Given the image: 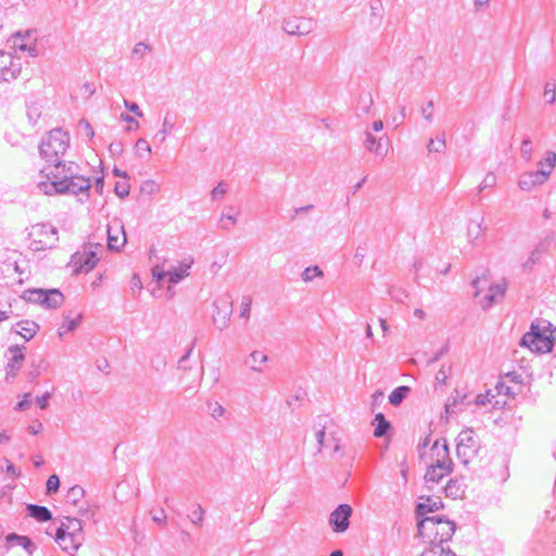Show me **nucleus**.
I'll return each instance as SVG.
<instances>
[{"label": "nucleus", "instance_id": "obj_43", "mask_svg": "<svg viewBox=\"0 0 556 556\" xmlns=\"http://www.w3.org/2000/svg\"><path fill=\"white\" fill-rule=\"evenodd\" d=\"M204 517V509L201 505L197 504L189 515V519L192 523L201 526Z\"/></svg>", "mask_w": 556, "mask_h": 556}, {"label": "nucleus", "instance_id": "obj_51", "mask_svg": "<svg viewBox=\"0 0 556 556\" xmlns=\"http://www.w3.org/2000/svg\"><path fill=\"white\" fill-rule=\"evenodd\" d=\"M226 193H227L226 185L223 181H220L211 191V197H212L213 200H220V199H223L225 197Z\"/></svg>", "mask_w": 556, "mask_h": 556}, {"label": "nucleus", "instance_id": "obj_7", "mask_svg": "<svg viewBox=\"0 0 556 556\" xmlns=\"http://www.w3.org/2000/svg\"><path fill=\"white\" fill-rule=\"evenodd\" d=\"M480 444L472 429L460 431L457 437L456 454L464 465H468L478 454Z\"/></svg>", "mask_w": 556, "mask_h": 556}, {"label": "nucleus", "instance_id": "obj_32", "mask_svg": "<svg viewBox=\"0 0 556 556\" xmlns=\"http://www.w3.org/2000/svg\"><path fill=\"white\" fill-rule=\"evenodd\" d=\"M85 496V490L80 485L70 488L66 494V503L77 506Z\"/></svg>", "mask_w": 556, "mask_h": 556}, {"label": "nucleus", "instance_id": "obj_64", "mask_svg": "<svg viewBox=\"0 0 556 556\" xmlns=\"http://www.w3.org/2000/svg\"><path fill=\"white\" fill-rule=\"evenodd\" d=\"M79 126L84 128L85 130V134L86 136L89 138V139H92L93 136H94V131L92 129V126L90 125V123L86 119H81L79 122Z\"/></svg>", "mask_w": 556, "mask_h": 556}, {"label": "nucleus", "instance_id": "obj_14", "mask_svg": "<svg viewBox=\"0 0 556 556\" xmlns=\"http://www.w3.org/2000/svg\"><path fill=\"white\" fill-rule=\"evenodd\" d=\"M546 180V174L544 172L531 170L520 175L518 185L521 190L530 191L543 185Z\"/></svg>", "mask_w": 556, "mask_h": 556}, {"label": "nucleus", "instance_id": "obj_17", "mask_svg": "<svg viewBox=\"0 0 556 556\" xmlns=\"http://www.w3.org/2000/svg\"><path fill=\"white\" fill-rule=\"evenodd\" d=\"M193 264L192 257H186L181 260L177 267L168 268L169 269V283L176 285L181 281L184 278L189 276V269Z\"/></svg>", "mask_w": 556, "mask_h": 556}, {"label": "nucleus", "instance_id": "obj_58", "mask_svg": "<svg viewBox=\"0 0 556 556\" xmlns=\"http://www.w3.org/2000/svg\"><path fill=\"white\" fill-rule=\"evenodd\" d=\"M30 393H25L23 396V400H21L17 404L15 409L17 410H26L30 407Z\"/></svg>", "mask_w": 556, "mask_h": 556}, {"label": "nucleus", "instance_id": "obj_46", "mask_svg": "<svg viewBox=\"0 0 556 556\" xmlns=\"http://www.w3.org/2000/svg\"><path fill=\"white\" fill-rule=\"evenodd\" d=\"M130 185L128 184L127 179L124 181H117L114 187L115 193L121 198L124 199L129 194Z\"/></svg>", "mask_w": 556, "mask_h": 556}, {"label": "nucleus", "instance_id": "obj_56", "mask_svg": "<svg viewBox=\"0 0 556 556\" xmlns=\"http://www.w3.org/2000/svg\"><path fill=\"white\" fill-rule=\"evenodd\" d=\"M210 412H211L212 417H214L216 419V418H220L224 416L225 408L219 403L216 402V403L210 405Z\"/></svg>", "mask_w": 556, "mask_h": 556}, {"label": "nucleus", "instance_id": "obj_42", "mask_svg": "<svg viewBox=\"0 0 556 556\" xmlns=\"http://www.w3.org/2000/svg\"><path fill=\"white\" fill-rule=\"evenodd\" d=\"M543 97L548 104L556 101V81L548 80L544 86Z\"/></svg>", "mask_w": 556, "mask_h": 556}, {"label": "nucleus", "instance_id": "obj_34", "mask_svg": "<svg viewBox=\"0 0 556 556\" xmlns=\"http://www.w3.org/2000/svg\"><path fill=\"white\" fill-rule=\"evenodd\" d=\"M152 277L156 281H161L166 277L169 278V269L166 268V260H163L162 263H159V262L154 263V265L152 267Z\"/></svg>", "mask_w": 556, "mask_h": 556}, {"label": "nucleus", "instance_id": "obj_30", "mask_svg": "<svg viewBox=\"0 0 556 556\" xmlns=\"http://www.w3.org/2000/svg\"><path fill=\"white\" fill-rule=\"evenodd\" d=\"M329 446L327 448L331 450V456L333 458H342L344 456L343 446L341 444V440L334 435V433H329Z\"/></svg>", "mask_w": 556, "mask_h": 556}, {"label": "nucleus", "instance_id": "obj_4", "mask_svg": "<svg viewBox=\"0 0 556 556\" xmlns=\"http://www.w3.org/2000/svg\"><path fill=\"white\" fill-rule=\"evenodd\" d=\"M552 324L546 320L532 323L529 332L521 338L520 345L529 348L535 353L551 352L554 345Z\"/></svg>", "mask_w": 556, "mask_h": 556}, {"label": "nucleus", "instance_id": "obj_49", "mask_svg": "<svg viewBox=\"0 0 556 556\" xmlns=\"http://www.w3.org/2000/svg\"><path fill=\"white\" fill-rule=\"evenodd\" d=\"M47 493H55L60 488V479L56 475H51L47 480Z\"/></svg>", "mask_w": 556, "mask_h": 556}, {"label": "nucleus", "instance_id": "obj_15", "mask_svg": "<svg viewBox=\"0 0 556 556\" xmlns=\"http://www.w3.org/2000/svg\"><path fill=\"white\" fill-rule=\"evenodd\" d=\"M13 47L15 50L27 52L31 58L38 55V49L35 40L31 41L30 31H26L25 35L16 34L13 38Z\"/></svg>", "mask_w": 556, "mask_h": 556}, {"label": "nucleus", "instance_id": "obj_21", "mask_svg": "<svg viewBox=\"0 0 556 556\" xmlns=\"http://www.w3.org/2000/svg\"><path fill=\"white\" fill-rule=\"evenodd\" d=\"M24 345H13L9 348V352L11 354V359L8 364V372L15 375L16 371L20 370L23 361L25 359V355L23 350Z\"/></svg>", "mask_w": 556, "mask_h": 556}, {"label": "nucleus", "instance_id": "obj_39", "mask_svg": "<svg viewBox=\"0 0 556 556\" xmlns=\"http://www.w3.org/2000/svg\"><path fill=\"white\" fill-rule=\"evenodd\" d=\"M444 492L446 496L452 498H457L463 495V490L460 489V484L456 480H450L444 488Z\"/></svg>", "mask_w": 556, "mask_h": 556}, {"label": "nucleus", "instance_id": "obj_11", "mask_svg": "<svg viewBox=\"0 0 556 556\" xmlns=\"http://www.w3.org/2000/svg\"><path fill=\"white\" fill-rule=\"evenodd\" d=\"M352 507L349 504H340L329 516V525L333 532L342 533L349 529Z\"/></svg>", "mask_w": 556, "mask_h": 556}, {"label": "nucleus", "instance_id": "obj_50", "mask_svg": "<svg viewBox=\"0 0 556 556\" xmlns=\"http://www.w3.org/2000/svg\"><path fill=\"white\" fill-rule=\"evenodd\" d=\"M141 190H142V192H146V193L152 195V194L159 192L160 186L156 181L149 179L142 184Z\"/></svg>", "mask_w": 556, "mask_h": 556}, {"label": "nucleus", "instance_id": "obj_41", "mask_svg": "<svg viewBox=\"0 0 556 556\" xmlns=\"http://www.w3.org/2000/svg\"><path fill=\"white\" fill-rule=\"evenodd\" d=\"M323 276V270L316 265L306 267L301 275L302 280L305 282H311L314 278H321Z\"/></svg>", "mask_w": 556, "mask_h": 556}, {"label": "nucleus", "instance_id": "obj_55", "mask_svg": "<svg viewBox=\"0 0 556 556\" xmlns=\"http://www.w3.org/2000/svg\"><path fill=\"white\" fill-rule=\"evenodd\" d=\"M422 117L431 123L433 121V101H429L421 110Z\"/></svg>", "mask_w": 556, "mask_h": 556}, {"label": "nucleus", "instance_id": "obj_27", "mask_svg": "<svg viewBox=\"0 0 556 556\" xmlns=\"http://www.w3.org/2000/svg\"><path fill=\"white\" fill-rule=\"evenodd\" d=\"M420 556H456V554L447 545L430 544Z\"/></svg>", "mask_w": 556, "mask_h": 556}, {"label": "nucleus", "instance_id": "obj_10", "mask_svg": "<svg viewBox=\"0 0 556 556\" xmlns=\"http://www.w3.org/2000/svg\"><path fill=\"white\" fill-rule=\"evenodd\" d=\"M22 71L20 58L11 52L0 51V83H10L18 77Z\"/></svg>", "mask_w": 556, "mask_h": 556}, {"label": "nucleus", "instance_id": "obj_24", "mask_svg": "<svg viewBox=\"0 0 556 556\" xmlns=\"http://www.w3.org/2000/svg\"><path fill=\"white\" fill-rule=\"evenodd\" d=\"M176 115L166 113L162 128L155 134V138H159L161 142L166 140V137L175 129Z\"/></svg>", "mask_w": 556, "mask_h": 556}, {"label": "nucleus", "instance_id": "obj_9", "mask_svg": "<svg viewBox=\"0 0 556 556\" xmlns=\"http://www.w3.org/2000/svg\"><path fill=\"white\" fill-rule=\"evenodd\" d=\"M481 281L482 279L479 277L472 280V286L477 289L473 296L479 301L483 309H488L493 304L498 303L501 300H503L506 288L504 285L501 283L490 285L486 293L483 296H481V290L478 288V285Z\"/></svg>", "mask_w": 556, "mask_h": 556}, {"label": "nucleus", "instance_id": "obj_61", "mask_svg": "<svg viewBox=\"0 0 556 556\" xmlns=\"http://www.w3.org/2000/svg\"><path fill=\"white\" fill-rule=\"evenodd\" d=\"M490 402H491V400H490V392L478 394L475 397V404L478 405V406H484V405H486Z\"/></svg>", "mask_w": 556, "mask_h": 556}, {"label": "nucleus", "instance_id": "obj_22", "mask_svg": "<svg viewBox=\"0 0 556 556\" xmlns=\"http://www.w3.org/2000/svg\"><path fill=\"white\" fill-rule=\"evenodd\" d=\"M443 507L441 500L427 497L425 502H421L416 507V516L420 520L429 513H433Z\"/></svg>", "mask_w": 556, "mask_h": 556}, {"label": "nucleus", "instance_id": "obj_62", "mask_svg": "<svg viewBox=\"0 0 556 556\" xmlns=\"http://www.w3.org/2000/svg\"><path fill=\"white\" fill-rule=\"evenodd\" d=\"M51 396L50 392H46L43 395L38 396L36 399V403L39 406L40 409H46L49 405V399Z\"/></svg>", "mask_w": 556, "mask_h": 556}, {"label": "nucleus", "instance_id": "obj_45", "mask_svg": "<svg viewBox=\"0 0 556 556\" xmlns=\"http://www.w3.org/2000/svg\"><path fill=\"white\" fill-rule=\"evenodd\" d=\"M444 147H445V139L442 136V137L437 138V142L433 139H430L427 149H428L429 153H433V152L440 153L443 151Z\"/></svg>", "mask_w": 556, "mask_h": 556}, {"label": "nucleus", "instance_id": "obj_1", "mask_svg": "<svg viewBox=\"0 0 556 556\" xmlns=\"http://www.w3.org/2000/svg\"><path fill=\"white\" fill-rule=\"evenodd\" d=\"M70 146V136L60 128L52 129L39 146L40 156L48 163L40 170L37 188L47 195L84 194L89 197L91 180L79 174L74 162H65L62 156Z\"/></svg>", "mask_w": 556, "mask_h": 556}, {"label": "nucleus", "instance_id": "obj_28", "mask_svg": "<svg viewBox=\"0 0 556 556\" xmlns=\"http://www.w3.org/2000/svg\"><path fill=\"white\" fill-rule=\"evenodd\" d=\"M374 425L376 426L374 430V435L376 438H381L386 435L391 428L390 422L386 419L382 413L376 414Z\"/></svg>", "mask_w": 556, "mask_h": 556}, {"label": "nucleus", "instance_id": "obj_54", "mask_svg": "<svg viewBox=\"0 0 556 556\" xmlns=\"http://www.w3.org/2000/svg\"><path fill=\"white\" fill-rule=\"evenodd\" d=\"M135 148L137 150L138 153H140V151H143L146 152L148 155L151 154L152 150H151V147L150 144L148 143V141L143 138H140L136 141V144H135ZM139 156H142L141 154H139Z\"/></svg>", "mask_w": 556, "mask_h": 556}, {"label": "nucleus", "instance_id": "obj_18", "mask_svg": "<svg viewBox=\"0 0 556 556\" xmlns=\"http://www.w3.org/2000/svg\"><path fill=\"white\" fill-rule=\"evenodd\" d=\"M54 540L63 551L68 553L76 552L84 542V540H76L75 535L62 533L61 530H56Z\"/></svg>", "mask_w": 556, "mask_h": 556}, {"label": "nucleus", "instance_id": "obj_60", "mask_svg": "<svg viewBox=\"0 0 556 556\" xmlns=\"http://www.w3.org/2000/svg\"><path fill=\"white\" fill-rule=\"evenodd\" d=\"M124 105L127 110H129L130 112H132L134 114H136L137 116L139 117H142L143 116V113L142 111L140 110L139 105L135 102H129L128 100H124Z\"/></svg>", "mask_w": 556, "mask_h": 556}, {"label": "nucleus", "instance_id": "obj_25", "mask_svg": "<svg viewBox=\"0 0 556 556\" xmlns=\"http://www.w3.org/2000/svg\"><path fill=\"white\" fill-rule=\"evenodd\" d=\"M538 172H544L546 174V179H548L556 166V153L554 151H547L544 157L538 162Z\"/></svg>", "mask_w": 556, "mask_h": 556}, {"label": "nucleus", "instance_id": "obj_20", "mask_svg": "<svg viewBox=\"0 0 556 556\" xmlns=\"http://www.w3.org/2000/svg\"><path fill=\"white\" fill-rule=\"evenodd\" d=\"M382 140L383 138L377 139L370 131H366L364 147L376 155L384 157L388 153V148L382 143Z\"/></svg>", "mask_w": 556, "mask_h": 556}, {"label": "nucleus", "instance_id": "obj_5", "mask_svg": "<svg viewBox=\"0 0 556 556\" xmlns=\"http://www.w3.org/2000/svg\"><path fill=\"white\" fill-rule=\"evenodd\" d=\"M29 248L34 251L52 249L59 241L58 230L50 224L33 225L28 232Z\"/></svg>", "mask_w": 556, "mask_h": 556}, {"label": "nucleus", "instance_id": "obj_38", "mask_svg": "<svg viewBox=\"0 0 556 556\" xmlns=\"http://www.w3.org/2000/svg\"><path fill=\"white\" fill-rule=\"evenodd\" d=\"M532 153H533L532 140L529 137L525 138L520 146V156L523 161L530 162L532 160Z\"/></svg>", "mask_w": 556, "mask_h": 556}, {"label": "nucleus", "instance_id": "obj_33", "mask_svg": "<svg viewBox=\"0 0 556 556\" xmlns=\"http://www.w3.org/2000/svg\"><path fill=\"white\" fill-rule=\"evenodd\" d=\"M81 320V314H78L75 318L68 316L65 317L64 324L59 328V336L63 337L66 332L74 331Z\"/></svg>", "mask_w": 556, "mask_h": 556}, {"label": "nucleus", "instance_id": "obj_52", "mask_svg": "<svg viewBox=\"0 0 556 556\" xmlns=\"http://www.w3.org/2000/svg\"><path fill=\"white\" fill-rule=\"evenodd\" d=\"M496 185V177L493 173L485 175L484 179L479 186V191L482 192L486 188H493Z\"/></svg>", "mask_w": 556, "mask_h": 556}, {"label": "nucleus", "instance_id": "obj_40", "mask_svg": "<svg viewBox=\"0 0 556 556\" xmlns=\"http://www.w3.org/2000/svg\"><path fill=\"white\" fill-rule=\"evenodd\" d=\"M230 314H231V311H225L223 314L219 311H217L213 315L214 325L219 330L225 329L228 326Z\"/></svg>", "mask_w": 556, "mask_h": 556}, {"label": "nucleus", "instance_id": "obj_59", "mask_svg": "<svg viewBox=\"0 0 556 556\" xmlns=\"http://www.w3.org/2000/svg\"><path fill=\"white\" fill-rule=\"evenodd\" d=\"M220 223L222 228L228 230L230 229L231 226H233L237 223V220L233 216L224 214L220 218Z\"/></svg>", "mask_w": 556, "mask_h": 556}, {"label": "nucleus", "instance_id": "obj_48", "mask_svg": "<svg viewBox=\"0 0 556 556\" xmlns=\"http://www.w3.org/2000/svg\"><path fill=\"white\" fill-rule=\"evenodd\" d=\"M251 305H252L251 296H249V295L243 296L241 305H240V317H242V318L250 317Z\"/></svg>", "mask_w": 556, "mask_h": 556}, {"label": "nucleus", "instance_id": "obj_3", "mask_svg": "<svg viewBox=\"0 0 556 556\" xmlns=\"http://www.w3.org/2000/svg\"><path fill=\"white\" fill-rule=\"evenodd\" d=\"M455 530V523L444 517H424L418 521V535L430 544L445 545Z\"/></svg>", "mask_w": 556, "mask_h": 556}, {"label": "nucleus", "instance_id": "obj_13", "mask_svg": "<svg viewBox=\"0 0 556 556\" xmlns=\"http://www.w3.org/2000/svg\"><path fill=\"white\" fill-rule=\"evenodd\" d=\"M268 361L269 357L265 352L254 350L244 358L243 365L253 372L263 374Z\"/></svg>", "mask_w": 556, "mask_h": 556}, {"label": "nucleus", "instance_id": "obj_53", "mask_svg": "<svg viewBox=\"0 0 556 556\" xmlns=\"http://www.w3.org/2000/svg\"><path fill=\"white\" fill-rule=\"evenodd\" d=\"M47 368H48L47 362L43 359H40L38 362V364L31 365V370H30L29 375L33 379H35L41 374L42 370H46Z\"/></svg>", "mask_w": 556, "mask_h": 556}, {"label": "nucleus", "instance_id": "obj_29", "mask_svg": "<svg viewBox=\"0 0 556 556\" xmlns=\"http://www.w3.org/2000/svg\"><path fill=\"white\" fill-rule=\"evenodd\" d=\"M410 392V388L406 386H401L395 388L391 394L389 395V402L393 406L400 405L404 399L408 395Z\"/></svg>", "mask_w": 556, "mask_h": 556}, {"label": "nucleus", "instance_id": "obj_35", "mask_svg": "<svg viewBox=\"0 0 556 556\" xmlns=\"http://www.w3.org/2000/svg\"><path fill=\"white\" fill-rule=\"evenodd\" d=\"M151 51L152 47L149 43L140 41L134 46L131 50V56L136 60H142Z\"/></svg>", "mask_w": 556, "mask_h": 556}, {"label": "nucleus", "instance_id": "obj_47", "mask_svg": "<svg viewBox=\"0 0 556 556\" xmlns=\"http://www.w3.org/2000/svg\"><path fill=\"white\" fill-rule=\"evenodd\" d=\"M451 374V367L442 366L435 375V384L445 386Z\"/></svg>", "mask_w": 556, "mask_h": 556}, {"label": "nucleus", "instance_id": "obj_57", "mask_svg": "<svg viewBox=\"0 0 556 556\" xmlns=\"http://www.w3.org/2000/svg\"><path fill=\"white\" fill-rule=\"evenodd\" d=\"M192 352V348H190L185 355H182L179 361H178V369L180 370H184V371H187L189 369H191L190 366L187 365L188 363V359H189V356Z\"/></svg>", "mask_w": 556, "mask_h": 556}, {"label": "nucleus", "instance_id": "obj_2", "mask_svg": "<svg viewBox=\"0 0 556 556\" xmlns=\"http://www.w3.org/2000/svg\"><path fill=\"white\" fill-rule=\"evenodd\" d=\"M431 463L428 465L425 473V483L428 489H432L441 480L448 476L453 470V462L450 457L448 446L445 440L442 443L437 440L431 450Z\"/></svg>", "mask_w": 556, "mask_h": 556}, {"label": "nucleus", "instance_id": "obj_37", "mask_svg": "<svg viewBox=\"0 0 556 556\" xmlns=\"http://www.w3.org/2000/svg\"><path fill=\"white\" fill-rule=\"evenodd\" d=\"M98 262H99V256H98L97 252L89 251L85 255V258H84L83 263L80 264V268L85 271H89L92 268H94V266L98 264Z\"/></svg>", "mask_w": 556, "mask_h": 556}, {"label": "nucleus", "instance_id": "obj_44", "mask_svg": "<svg viewBox=\"0 0 556 556\" xmlns=\"http://www.w3.org/2000/svg\"><path fill=\"white\" fill-rule=\"evenodd\" d=\"M315 438L318 443V452H321L323 448H327L329 446V433L326 432L325 428L317 430Z\"/></svg>", "mask_w": 556, "mask_h": 556}, {"label": "nucleus", "instance_id": "obj_36", "mask_svg": "<svg viewBox=\"0 0 556 556\" xmlns=\"http://www.w3.org/2000/svg\"><path fill=\"white\" fill-rule=\"evenodd\" d=\"M466 394L462 395L459 391H455L454 394L447 400L445 404V413L446 414H454V408L457 406L458 403H464L466 400Z\"/></svg>", "mask_w": 556, "mask_h": 556}, {"label": "nucleus", "instance_id": "obj_6", "mask_svg": "<svg viewBox=\"0 0 556 556\" xmlns=\"http://www.w3.org/2000/svg\"><path fill=\"white\" fill-rule=\"evenodd\" d=\"M23 299L45 308H56L63 303L64 295L58 289H28L24 291Z\"/></svg>", "mask_w": 556, "mask_h": 556}, {"label": "nucleus", "instance_id": "obj_31", "mask_svg": "<svg viewBox=\"0 0 556 556\" xmlns=\"http://www.w3.org/2000/svg\"><path fill=\"white\" fill-rule=\"evenodd\" d=\"M42 113V106L38 102L27 104L26 115L31 125H36Z\"/></svg>", "mask_w": 556, "mask_h": 556}, {"label": "nucleus", "instance_id": "obj_26", "mask_svg": "<svg viewBox=\"0 0 556 556\" xmlns=\"http://www.w3.org/2000/svg\"><path fill=\"white\" fill-rule=\"evenodd\" d=\"M26 509L28 515L38 521L43 522L52 518L51 511L46 506L29 504Z\"/></svg>", "mask_w": 556, "mask_h": 556}, {"label": "nucleus", "instance_id": "obj_23", "mask_svg": "<svg viewBox=\"0 0 556 556\" xmlns=\"http://www.w3.org/2000/svg\"><path fill=\"white\" fill-rule=\"evenodd\" d=\"M5 540L9 545L18 544L29 555H33L34 551L36 549L35 543L28 536H25V535H18L15 533H11V534L7 535Z\"/></svg>", "mask_w": 556, "mask_h": 556}, {"label": "nucleus", "instance_id": "obj_63", "mask_svg": "<svg viewBox=\"0 0 556 556\" xmlns=\"http://www.w3.org/2000/svg\"><path fill=\"white\" fill-rule=\"evenodd\" d=\"M152 520L161 526H166L167 517L165 515V511L163 509H160V511L152 516Z\"/></svg>", "mask_w": 556, "mask_h": 556}, {"label": "nucleus", "instance_id": "obj_19", "mask_svg": "<svg viewBox=\"0 0 556 556\" xmlns=\"http://www.w3.org/2000/svg\"><path fill=\"white\" fill-rule=\"evenodd\" d=\"M39 330V326L34 320H21L14 327H12V331L20 334L26 341L33 339Z\"/></svg>", "mask_w": 556, "mask_h": 556}, {"label": "nucleus", "instance_id": "obj_16", "mask_svg": "<svg viewBox=\"0 0 556 556\" xmlns=\"http://www.w3.org/2000/svg\"><path fill=\"white\" fill-rule=\"evenodd\" d=\"M58 530H61L62 533L75 535L76 540H85L83 522L79 518L65 517Z\"/></svg>", "mask_w": 556, "mask_h": 556}, {"label": "nucleus", "instance_id": "obj_8", "mask_svg": "<svg viewBox=\"0 0 556 556\" xmlns=\"http://www.w3.org/2000/svg\"><path fill=\"white\" fill-rule=\"evenodd\" d=\"M315 28L313 18L291 15L282 21V29L290 36H307Z\"/></svg>", "mask_w": 556, "mask_h": 556}, {"label": "nucleus", "instance_id": "obj_12", "mask_svg": "<svg viewBox=\"0 0 556 556\" xmlns=\"http://www.w3.org/2000/svg\"><path fill=\"white\" fill-rule=\"evenodd\" d=\"M108 248L112 251H119L127 242L124 226L121 220H113L108 224Z\"/></svg>", "mask_w": 556, "mask_h": 556}]
</instances>
